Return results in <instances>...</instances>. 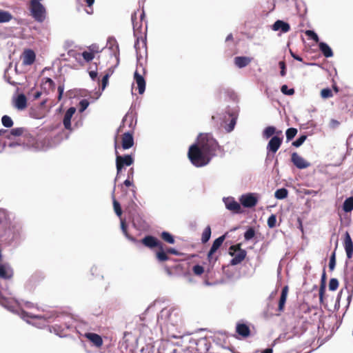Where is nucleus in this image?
<instances>
[{
  "label": "nucleus",
  "instance_id": "1",
  "mask_svg": "<svg viewBox=\"0 0 353 353\" xmlns=\"http://www.w3.org/2000/svg\"><path fill=\"white\" fill-rule=\"evenodd\" d=\"M145 18L144 11L138 10L132 14L131 19L133 26L134 35L137 38L134 48L137 56L141 57L142 52L146 50V38L141 32L142 22Z\"/></svg>",
  "mask_w": 353,
  "mask_h": 353
},
{
  "label": "nucleus",
  "instance_id": "2",
  "mask_svg": "<svg viewBox=\"0 0 353 353\" xmlns=\"http://www.w3.org/2000/svg\"><path fill=\"white\" fill-rule=\"evenodd\" d=\"M196 144L211 158L216 155V152L221 150L218 142L210 133H201L197 137Z\"/></svg>",
  "mask_w": 353,
  "mask_h": 353
},
{
  "label": "nucleus",
  "instance_id": "3",
  "mask_svg": "<svg viewBox=\"0 0 353 353\" xmlns=\"http://www.w3.org/2000/svg\"><path fill=\"white\" fill-rule=\"evenodd\" d=\"M188 157L190 162L196 167L208 165L212 158L206 154L198 144L194 143L189 148Z\"/></svg>",
  "mask_w": 353,
  "mask_h": 353
},
{
  "label": "nucleus",
  "instance_id": "4",
  "mask_svg": "<svg viewBox=\"0 0 353 353\" xmlns=\"http://www.w3.org/2000/svg\"><path fill=\"white\" fill-rule=\"evenodd\" d=\"M141 243L148 248L153 249L157 248L158 249L155 256L159 262H164L170 259L169 256H166L165 253H164L163 243L157 238L152 235H147L141 240Z\"/></svg>",
  "mask_w": 353,
  "mask_h": 353
},
{
  "label": "nucleus",
  "instance_id": "5",
  "mask_svg": "<svg viewBox=\"0 0 353 353\" xmlns=\"http://www.w3.org/2000/svg\"><path fill=\"white\" fill-rule=\"evenodd\" d=\"M43 0H30V10L32 17L39 22H42L46 18V8L41 3Z\"/></svg>",
  "mask_w": 353,
  "mask_h": 353
},
{
  "label": "nucleus",
  "instance_id": "6",
  "mask_svg": "<svg viewBox=\"0 0 353 353\" xmlns=\"http://www.w3.org/2000/svg\"><path fill=\"white\" fill-rule=\"evenodd\" d=\"M229 254L233 257L231 259L230 264L231 265H236L245 259L247 252L245 250L241 248V245L238 243L230 247Z\"/></svg>",
  "mask_w": 353,
  "mask_h": 353
},
{
  "label": "nucleus",
  "instance_id": "7",
  "mask_svg": "<svg viewBox=\"0 0 353 353\" xmlns=\"http://www.w3.org/2000/svg\"><path fill=\"white\" fill-rule=\"evenodd\" d=\"M160 318L164 319L172 325H177L181 321V316L179 312L174 308L163 309L160 313Z\"/></svg>",
  "mask_w": 353,
  "mask_h": 353
},
{
  "label": "nucleus",
  "instance_id": "8",
  "mask_svg": "<svg viewBox=\"0 0 353 353\" xmlns=\"http://www.w3.org/2000/svg\"><path fill=\"white\" fill-rule=\"evenodd\" d=\"M225 237L226 234H223L214 241L207 255V259L210 263H214L218 260L219 255L216 254V252L222 245L223 241L225 239Z\"/></svg>",
  "mask_w": 353,
  "mask_h": 353
},
{
  "label": "nucleus",
  "instance_id": "9",
  "mask_svg": "<svg viewBox=\"0 0 353 353\" xmlns=\"http://www.w3.org/2000/svg\"><path fill=\"white\" fill-rule=\"evenodd\" d=\"M117 148V144L115 143V150ZM116 166L117 174H119L124 166H130L134 163V158L131 154L119 155L117 150H116Z\"/></svg>",
  "mask_w": 353,
  "mask_h": 353
},
{
  "label": "nucleus",
  "instance_id": "10",
  "mask_svg": "<svg viewBox=\"0 0 353 353\" xmlns=\"http://www.w3.org/2000/svg\"><path fill=\"white\" fill-rule=\"evenodd\" d=\"M283 136L282 135H274L269 141L267 145V150L272 154H275L279 148L281 147L283 142Z\"/></svg>",
  "mask_w": 353,
  "mask_h": 353
},
{
  "label": "nucleus",
  "instance_id": "11",
  "mask_svg": "<svg viewBox=\"0 0 353 353\" xmlns=\"http://www.w3.org/2000/svg\"><path fill=\"white\" fill-rule=\"evenodd\" d=\"M239 201L245 208H253L258 202L257 198L252 193L243 194L240 197Z\"/></svg>",
  "mask_w": 353,
  "mask_h": 353
},
{
  "label": "nucleus",
  "instance_id": "12",
  "mask_svg": "<svg viewBox=\"0 0 353 353\" xmlns=\"http://www.w3.org/2000/svg\"><path fill=\"white\" fill-rule=\"evenodd\" d=\"M292 162L299 169H304L310 166V163L305 161L302 157L296 152H293L291 157Z\"/></svg>",
  "mask_w": 353,
  "mask_h": 353
},
{
  "label": "nucleus",
  "instance_id": "13",
  "mask_svg": "<svg viewBox=\"0 0 353 353\" xmlns=\"http://www.w3.org/2000/svg\"><path fill=\"white\" fill-rule=\"evenodd\" d=\"M134 141L132 132H125L121 136V146L123 150H128L134 145Z\"/></svg>",
  "mask_w": 353,
  "mask_h": 353
},
{
  "label": "nucleus",
  "instance_id": "14",
  "mask_svg": "<svg viewBox=\"0 0 353 353\" xmlns=\"http://www.w3.org/2000/svg\"><path fill=\"white\" fill-rule=\"evenodd\" d=\"M134 79L137 85L139 93L142 94L145 90V81L143 74L139 72L138 68L134 72Z\"/></svg>",
  "mask_w": 353,
  "mask_h": 353
},
{
  "label": "nucleus",
  "instance_id": "15",
  "mask_svg": "<svg viewBox=\"0 0 353 353\" xmlns=\"http://www.w3.org/2000/svg\"><path fill=\"white\" fill-rule=\"evenodd\" d=\"M36 55L32 50H25L22 54L23 64L25 65H30L34 63Z\"/></svg>",
  "mask_w": 353,
  "mask_h": 353
},
{
  "label": "nucleus",
  "instance_id": "16",
  "mask_svg": "<svg viewBox=\"0 0 353 353\" xmlns=\"http://www.w3.org/2000/svg\"><path fill=\"white\" fill-rule=\"evenodd\" d=\"M75 112H76V108L74 107H70L65 112L64 117H63V123L66 130H72L71 119Z\"/></svg>",
  "mask_w": 353,
  "mask_h": 353
},
{
  "label": "nucleus",
  "instance_id": "17",
  "mask_svg": "<svg viewBox=\"0 0 353 353\" xmlns=\"http://www.w3.org/2000/svg\"><path fill=\"white\" fill-rule=\"evenodd\" d=\"M289 292V288L288 285L284 286L282 288L281 296L279 300V304H278V312L279 313L283 312L285 310V305L286 303L288 294Z\"/></svg>",
  "mask_w": 353,
  "mask_h": 353
},
{
  "label": "nucleus",
  "instance_id": "18",
  "mask_svg": "<svg viewBox=\"0 0 353 353\" xmlns=\"http://www.w3.org/2000/svg\"><path fill=\"white\" fill-rule=\"evenodd\" d=\"M84 336L97 347L100 348L103 345L102 337L96 333L87 332L84 334Z\"/></svg>",
  "mask_w": 353,
  "mask_h": 353
},
{
  "label": "nucleus",
  "instance_id": "19",
  "mask_svg": "<svg viewBox=\"0 0 353 353\" xmlns=\"http://www.w3.org/2000/svg\"><path fill=\"white\" fill-rule=\"evenodd\" d=\"M227 209L234 213L239 214L242 212L241 205L233 198H228L225 202Z\"/></svg>",
  "mask_w": 353,
  "mask_h": 353
},
{
  "label": "nucleus",
  "instance_id": "20",
  "mask_svg": "<svg viewBox=\"0 0 353 353\" xmlns=\"http://www.w3.org/2000/svg\"><path fill=\"white\" fill-rule=\"evenodd\" d=\"M272 30L274 31L281 30L283 33H286L290 30V26L289 23L277 20L274 22L272 26Z\"/></svg>",
  "mask_w": 353,
  "mask_h": 353
},
{
  "label": "nucleus",
  "instance_id": "21",
  "mask_svg": "<svg viewBox=\"0 0 353 353\" xmlns=\"http://www.w3.org/2000/svg\"><path fill=\"white\" fill-rule=\"evenodd\" d=\"M344 246L347 254V257L348 259H350L352 256L353 254V242L352 241L350 235L347 232L345 233Z\"/></svg>",
  "mask_w": 353,
  "mask_h": 353
},
{
  "label": "nucleus",
  "instance_id": "22",
  "mask_svg": "<svg viewBox=\"0 0 353 353\" xmlns=\"http://www.w3.org/2000/svg\"><path fill=\"white\" fill-rule=\"evenodd\" d=\"M236 332L243 338H247L250 335V329L249 326L245 323H237L236 326Z\"/></svg>",
  "mask_w": 353,
  "mask_h": 353
},
{
  "label": "nucleus",
  "instance_id": "23",
  "mask_svg": "<svg viewBox=\"0 0 353 353\" xmlns=\"http://www.w3.org/2000/svg\"><path fill=\"white\" fill-rule=\"evenodd\" d=\"M14 105L18 110H23L27 107V99L23 94H19L14 101Z\"/></svg>",
  "mask_w": 353,
  "mask_h": 353
},
{
  "label": "nucleus",
  "instance_id": "24",
  "mask_svg": "<svg viewBox=\"0 0 353 353\" xmlns=\"http://www.w3.org/2000/svg\"><path fill=\"white\" fill-rule=\"evenodd\" d=\"M283 132L281 130H276V128L274 126H268L266 127L263 132V137L265 139H269L272 137L274 134L275 135H282Z\"/></svg>",
  "mask_w": 353,
  "mask_h": 353
},
{
  "label": "nucleus",
  "instance_id": "25",
  "mask_svg": "<svg viewBox=\"0 0 353 353\" xmlns=\"http://www.w3.org/2000/svg\"><path fill=\"white\" fill-rule=\"evenodd\" d=\"M252 60V59L248 57H236L234 63L238 68H242L248 65Z\"/></svg>",
  "mask_w": 353,
  "mask_h": 353
},
{
  "label": "nucleus",
  "instance_id": "26",
  "mask_svg": "<svg viewBox=\"0 0 353 353\" xmlns=\"http://www.w3.org/2000/svg\"><path fill=\"white\" fill-rule=\"evenodd\" d=\"M325 280L326 273L325 271L323 270V272L321 276V285L319 288V300L321 303L323 301V297L325 292Z\"/></svg>",
  "mask_w": 353,
  "mask_h": 353
},
{
  "label": "nucleus",
  "instance_id": "27",
  "mask_svg": "<svg viewBox=\"0 0 353 353\" xmlns=\"http://www.w3.org/2000/svg\"><path fill=\"white\" fill-rule=\"evenodd\" d=\"M319 49L323 54L328 58L332 57L333 56V52L330 47L324 42H321L319 45Z\"/></svg>",
  "mask_w": 353,
  "mask_h": 353
},
{
  "label": "nucleus",
  "instance_id": "28",
  "mask_svg": "<svg viewBox=\"0 0 353 353\" xmlns=\"http://www.w3.org/2000/svg\"><path fill=\"white\" fill-rule=\"evenodd\" d=\"M121 229L122 230V232L125 235V236L130 240V241L133 243H136L137 241V239L133 237L132 236L130 235L128 232V225L126 224L125 220L121 218Z\"/></svg>",
  "mask_w": 353,
  "mask_h": 353
},
{
  "label": "nucleus",
  "instance_id": "29",
  "mask_svg": "<svg viewBox=\"0 0 353 353\" xmlns=\"http://www.w3.org/2000/svg\"><path fill=\"white\" fill-rule=\"evenodd\" d=\"M41 86L45 90L53 91L55 88V83L50 78L46 77V78H43L42 80Z\"/></svg>",
  "mask_w": 353,
  "mask_h": 353
},
{
  "label": "nucleus",
  "instance_id": "30",
  "mask_svg": "<svg viewBox=\"0 0 353 353\" xmlns=\"http://www.w3.org/2000/svg\"><path fill=\"white\" fill-rule=\"evenodd\" d=\"M160 236L162 239V240H163L165 242L168 243L174 244L175 243L174 236L168 232H162L161 234H160Z\"/></svg>",
  "mask_w": 353,
  "mask_h": 353
},
{
  "label": "nucleus",
  "instance_id": "31",
  "mask_svg": "<svg viewBox=\"0 0 353 353\" xmlns=\"http://www.w3.org/2000/svg\"><path fill=\"white\" fill-rule=\"evenodd\" d=\"M343 210L345 212H350L353 210V196L348 197L345 200Z\"/></svg>",
  "mask_w": 353,
  "mask_h": 353
},
{
  "label": "nucleus",
  "instance_id": "32",
  "mask_svg": "<svg viewBox=\"0 0 353 353\" xmlns=\"http://www.w3.org/2000/svg\"><path fill=\"white\" fill-rule=\"evenodd\" d=\"M211 234L212 230L210 226H206L202 233L201 242L203 243H206L210 240Z\"/></svg>",
  "mask_w": 353,
  "mask_h": 353
},
{
  "label": "nucleus",
  "instance_id": "33",
  "mask_svg": "<svg viewBox=\"0 0 353 353\" xmlns=\"http://www.w3.org/2000/svg\"><path fill=\"white\" fill-rule=\"evenodd\" d=\"M12 19V15L8 12L0 10V23L9 22Z\"/></svg>",
  "mask_w": 353,
  "mask_h": 353
},
{
  "label": "nucleus",
  "instance_id": "34",
  "mask_svg": "<svg viewBox=\"0 0 353 353\" xmlns=\"http://www.w3.org/2000/svg\"><path fill=\"white\" fill-rule=\"evenodd\" d=\"M288 190L283 188L278 189L274 193V196L277 199H283L288 196Z\"/></svg>",
  "mask_w": 353,
  "mask_h": 353
},
{
  "label": "nucleus",
  "instance_id": "35",
  "mask_svg": "<svg viewBox=\"0 0 353 353\" xmlns=\"http://www.w3.org/2000/svg\"><path fill=\"white\" fill-rule=\"evenodd\" d=\"M1 123L6 128H11L14 123L12 119L8 115H4L2 117Z\"/></svg>",
  "mask_w": 353,
  "mask_h": 353
},
{
  "label": "nucleus",
  "instance_id": "36",
  "mask_svg": "<svg viewBox=\"0 0 353 353\" xmlns=\"http://www.w3.org/2000/svg\"><path fill=\"white\" fill-rule=\"evenodd\" d=\"M42 279H43V276L39 273H36L32 276L30 282L32 285H37Z\"/></svg>",
  "mask_w": 353,
  "mask_h": 353
},
{
  "label": "nucleus",
  "instance_id": "37",
  "mask_svg": "<svg viewBox=\"0 0 353 353\" xmlns=\"http://www.w3.org/2000/svg\"><path fill=\"white\" fill-rule=\"evenodd\" d=\"M81 55L85 60V62H90L95 57L92 52H90L88 50H85L81 53Z\"/></svg>",
  "mask_w": 353,
  "mask_h": 353
},
{
  "label": "nucleus",
  "instance_id": "38",
  "mask_svg": "<svg viewBox=\"0 0 353 353\" xmlns=\"http://www.w3.org/2000/svg\"><path fill=\"white\" fill-rule=\"evenodd\" d=\"M286 137L288 141L292 140L297 134V130L294 128H288L286 130Z\"/></svg>",
  "mask_w": 353,
  "mask_h": 353
},
{
  "label": "nucleus",
  "instance_id": "39",
  "mask_svg": "<svg viewBox=\"0 0 353 353\" xmlns=\"http://www.w3.org/2000/svg\"><path fill=\"white\" fill-rule=\"evenodd\" d=\"M113 207L116 214L121 219L122 215L121 207L120 203L115 199L113 201Z\"/></svg>",
  "mask_w": 353,
  "mask_h": 353
},
{
  "label": "nucleus",
  "instance_id": "40",
  "mask_svg": "<svg viewBox=\"0 0 353 353\" xmlns=\"http://www.w3.org/2000/svg\"><path fill=\"white\" fill-rule=\"evenodd\" d=\"M25 131L26 129L23 128H16L11 130L10 134L14 137H19L23 134Z\"/></svg>",
  "mask_w": 353,
  "mask_h": 353
},
{
  "label": "nucleus",
  "instance_id": "41",
  "mask_svg": "<svg viewBox=\"0 0 353 353\" xmlns=\"http://www.w3.org/2000/svg\"><path fill=\"white\" fill-rule=\"evenodd\" d=\"M255 235V231L253 228H249L244 233V238L246 241L252 239Z\"/></svg>",
  "mask_w": 353,
  "mask_h": 353
},
{
  "label": "nucleus",
  "instance_id": "42",
  "mask_svg": "<svg viewBox=\"0 0 353 353\" xmlns=\"http://www.w3.org/2000/svg\"><path fill=\"white\" fill-rule=\"evenodd\" d=\"M339 287V281L335 279L332 278L330 280L329 282V290L331 291H335Z\"/></svg>",
  "mask_w": 353,
  "mask_h": 353
},
{
  "label": "nucleus",
  "instance_id": "43",
  "mask_svg": "<svg viewBox=\"0 0 353 353\" xmlns=\"http://www.w3.org/2000/svg\"><path fill=\"white\" fill-rule=\"evenodd\" d=\"M333 96L332 92L330 88H324L321 91V97L323 99H328Z\"/></svg>",
  "mask_w": 353,
  "mask_h": 353
},
{
  "label": "nucleus",
  "instance_id": "44",
  "mask_svg": "<svg viewBox=\"0 0 353 353\" xmlns=\"http://www.w3.org/2000/svg\"><path fill=\"white\" fill-rule=\"evenodd\" d=\"M268 225L270 228H273L276 226V216L275 214H271L268 219L267 221Z\"/></svg>",
  "mask_w": 353,
  "mask_h": 353
},
{
  "label": "nucleus",
  "instance_id": "45",
  "mask_svg": "<svg viewBox=\"0 0 353 353\" xmlns=\"http://www.w3.org/2000/svg\"><path fill=\"white\" fill-rule=\"evenodd\" d=\"M305 34L311 39L314 41L316 43H318L319 41L318 35L313 30H306Z\"/></svg>",
  "mask_w": 353,
  "mask_h": 353
},
{
  "label": "nucleus",
  "instance_id": "46",
  "mask_svg": "<svg viewBox=\"0 0 353 353\" xmlns=\"http://www.w3.org/2000/svg\"><path fill=\"white\" fill-rule=\"evenodd\" d=\"M281 91L283 94L289 95V96L293 95L295 92L294 88L288 89V88L286 85H283L281 86Z\"/></svg>",
  "mask_w": 353,
  "mask_h": 353
},
{
  "label": "nucleus",
  "instance_id": "47",
  "mask_svg": "<svg viewBox=\"0 0 353 353\" xmlns=\"http://www.w3.org/2000/svg\"><path fill=\"white\" fill-rule=\"evenodd\" d=\"M193 273L196 276H201L204 272V268L200 265H195L192 268Z\"/></svg>",
  "mask_w": 353,
  "mask_h": 353
},
{
  "label": "nucleus",
  "instance_id": "48",
  "mask_svg": "<svg viewBox=\"0 0 353 353\" xmlns=\"http://www.w3.org/2000/svg\"><path fill=\"white\" fill-rule=\"evenodd\" d=\"M306 139H307L306 135H301L300 137H299L296 141H294L292 143V145L298 148V147L301 146L304 143V141L306 140Z\"/></svg>",
  "mask_w": 353,
  "mask_h": 353
},
{
  "label": "nucleus",
  "instance_id": "49",
  "mask_svg": "<svg viewBox=\"0 0 353 353\" xmlns=\"http://www.w3.org/2000/svg\"><path fill=\"white\" fill-rule=\"evenodd\" d=\"M88 50L94 55H95L96 54H99L101 52V50L99 48V46L95 43L88 46Z\"/></svg>",
  "mask_w": 353,
  "mask_h": 353
},
{
  "label": "nucleus",
  "instance_id": "50",
  "mask_svg": "<svg viewBox=\"0 0 353 353\" xmlns=\"http://www.w3.org/2000/svg\"><path fill=\"white\" fill-rule=\"evenodd\" d=\"M336 265V254L335 251L333 252L332 254L330 259V263H329V268L331 271H332Z\"/></svg>",
  "mask_w": 353,
  "mask_h": 353
},
{
  "label": "nucleus",
  "instance_id": "51",
  "mask_svg": "<svg viewBox=\"0 0 353 353\" xmlns=\"http://www.w3.org/2000/svg\"><path fill=\"white\" fill-rule=\"evenodd\" d=\"M112 72L110 73H107L102 78V80H101V88H102L103 90L107 86V85L108 83L109 77L112 74Z\"/></svg>",
  "mask_w": 353,
  "mask_h": 353
},
{
  "label": "nucleus",
  "instance_id": "52",
  "mask_svg": "<svg viewBox=\"0 0 353 353\" xmlns=\"http://www.w3.org/2000/svg\"><path fill=\"white\" fill-rule=\"evenodd\" d=\"M89 102L87 99H82L79 102V112H83L88 107Z\"/></svg>",
  "mask_w": 353,
  "mask_h": 353
},
{
  "label": "nucleus",
  "instance_id": "53",
  "mask_svg": "<svg viewBox=\"0 0 353 353\" xmlns=\"http://www.w3.org/2000/svg\"><path fill=\"white\" fill-rule=\"evenodd\" d=\"M164 253H165L166 256H168V254H174L179 256L181 253L173 248H168L165 250L164 249Z\"/></svg>",
  "mask_w": 353,
  "mask_h": 353
},
{
  "label": "nucleus",
  "instance_id": "54",
  "mask_svg": "<svg viewBox=\"0 0 353 353\" xmlns=\"http://www.w3.org/2000/svg\"><path fill=\"white\" fill-rule=\"evenodd\" d=\"M279 68L281 69L280 74L281 77H285L286 74V65L284 61H281L279 63Z\"/></svg>",
  "mask_w": 353,
  "mask_h": 353
},
{
  "label": "nucleus",
  "instance_id": "55",
  "mask_svg": "<svg viewBox=\"0 0 353 353\" xmlns=\"http://www.w3.org/2000/svg\"><path fill=\"white\" fill-rule=\"evenodd\" d=\"M87 6L89 8L88 10H86L87 13L91 14L93 13V9L92 8V5L94 3V0H85Z\"/></svg>",
  "mask_w": 353,
  "mask_h": 353
},
{
  "label": "nucleus",
  "instance_id": "56",
  "mask_svg": "<svg viewBox=\"0 0 353 353\" xmlns=\"http://www.w3.org/2000/svg\"><path fill=\"white\" fill-rule=\"evenodd\" d=\"M235 123H236V119H232V120L230 121V123L228 125V132H230L234 129Z\"/></svg>",
  "mask_w": 353,
  "mask_h": 353
},
{
  "label": "nucleus",
  "instance_id": "57",
  "mask_svg": "<svg viewBox=\"0 0 353 353\" xmlns=\"http://www.w3.org/2000/svg\"><path fill=\"white\" fill-rule=\"evenodd\" d=\"M89 75L92 80H95L97 77L98 72L97 70H92L89 72Z\"/></svg>",
  "mask_w": 353,
  "mask_h": 353
},
{
  "label": "nucleus",
  "instance_id": "58",
  "mask_svg": "<svg viewBox=\"0 0 353 353\" xmlns=\"http://www.w3.org/2000/svg\"><path fill=\"white\" fill-rule=\"evenodd\" d=\"M58 92H59V97L58 99L61 100L63 93V85H59L58 87Z\"/></svg>",
  "mask_w": 353,
  "mask_h": 353
},
{
  "label": "nucleus",
  "instance_id": "59",
  "mask_svg": "<svg viewBox=\"0 0 353 353\" xmlns=\"http://www.w3.org/2000/svg\"><path fill=\"white\" fill-rule=\"evenodd\" d=\"M290 52L291 56H292L294 59H296V60H297V61H303V59H302L300 56H299V55L296 54H295V53H294L292 50H290Z\"/></svg>",
  "mask_w": 353,
  "mask_h": 353
},
{
  "label": "nucleus",
  "instance_id": "60",
  "mask_svg": "<svg viewBox=\"0 0 353 353\" xmlns=\"http://www.w3.org/2000/svg\"><path fill=\"white\" fill-rule=\"evenodd\" d=\"M41 95V92H40V91L35 92L33 94V99H34V100L38 99L39 98H40Z\"/></svg>",
  "mask_w": 353,
  "mask_h": 353
},
{
  "label": "nucleus",
  "instance_id": "61",
  "mask_svg": "<svg viewBox=\"0 0 353 353\" xmlns=\"http://www.w3.org/2000/svg\"><path fill=\"white\" fill-rule=\"evenodd\" d=\"M123 183L127 187H129V186H131L133 185V183L131 181H130L129 179L125 180Z\"/></svg>",
  "mask_w": 353,
  "mask_h": 353
},
{
  "label": "nucleus",
  "instance_id": "62",
  "mask_svg": "<svg viewBox=\"0 0 353 353\" xmlns=\"http://www.w3.org/2000/svg\"><path fill=\"white\" fill-rule=\"evenodd\" d=\"M272 352H273V350L272 348H267V349L263 350L261 353H272Z\"/></svg>",
  "mask_w": 353,
  "mask_h": 353
},
{
  "label": "nucleus",
  "instance_id": "63",
  "mask_svg": "<svg viewBox=\"0 0 353 353\" xmlns=\"http://www.w3.org/2000/svg\"><path fill=\"white\" fill-rule=\"evenodd\" d=\"M133 174H134V168H131L128 172V177H130V175H131L132 176Z\"/></svg>",
  "mask_w": 353,
  "mask_h": 353
},
{
  "label": "nucleus",
  "instance_id": "64",
  "mask_svg": "<svg viewBox=\"0 0 353 353\" xmlns=\"http://www.w3.org/2000/svg\"><path fill=\"white\" fill-rule=\"evenodd\" d=\"M233 39V37H232V34H230L229 35H228V37H226V41H230V40H232Z\"/></svg>",
  "mask_w": 353,
  "mask_h": 353
}]
</instances>
